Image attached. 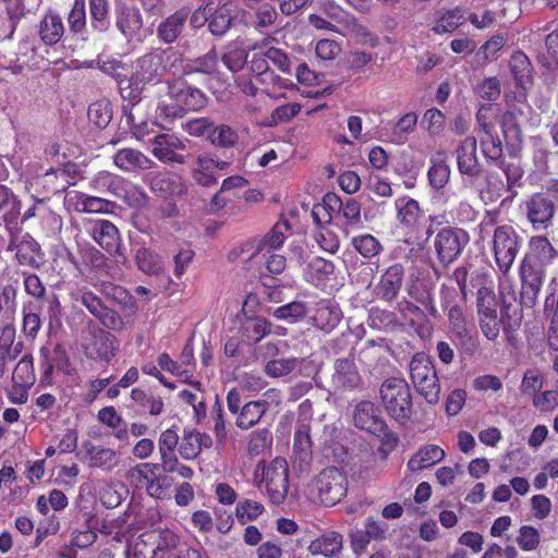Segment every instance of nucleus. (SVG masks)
I'll use <instances>...</instances> for the list:
<instances>
[{"mask_svg":"<svg viewBox=\"0 0 558 558\" xmlns=\"http://www.w3.org/2000/svg\"><path fill=\"white\" fill-rule=\"evenodd\" d=\"M178 60L179 54L173 48H156L144 53L132 64L130 85L144 88L161 83Z\"/></svg>","mask_w":558,"mask_h":558,"instance_id":"obj_1","label":"nucleus"},{"mask_svg":"<svg viewBox=\"0 0 558 558\" xmlns=\"http://www.w3.org/2000/svg\"><path fill=\"white\" fill-rule=\"evenodd\" d=\"M445 450L438 445L422 446L408 461L407 468L411 472H418L430 468L445 459Z\"/></svg>","mask_w":558,"mask_h":558,"instance_id":"obj_32","label":"nucleus"},{"mask_svg":"<svg viewBox=\"0 0 558 558\" xmlns=\"http://www.w3.org/2000/svg\"><path fill=\"white\" fill-rule=\"evenodd\" d=\"M169 92L178 105L185 111H198L207 105V96L205 93L186 82L180 84H170L167 82Z\"/></svg>","mask_w":558,"mask_h":558,"instance_id":"obj_23","label":"nucleus"},{"mask_svg":"<svg viewBox=\"0 0 558 558\" xmlns=\"http://www.w3.org/2000/svg\"><path fill=\"white\" fill-rule=\"evenodd\" d=\"M558 257V251L553 246L545 235H533L529 240V251L522 260L534 265L546 267Z\"/></svg>","mask_w":558,"mask_h":558,"instance_id":"obj_26","label":"nucleus"},{"mask_svg":"<svg viewBox=\"0 0 558 558\" xmlns=\"http://www.w3.org/2000/svg\"><path fill=\"white\" fill-rule=\"evenodd\" d=\"M178 543V535L169 529L145 531L128 550V558H166Z\"/></svg>","mask_w":558,"mask_h":558,"instance_id":"obj_6","label":"nucleus"},{"mask_svg":"<svg viewBox=\"0 0 558 558\" xmlns=\"http://www.w3.org/2000/svg\"><path fill=\"white\" fill-rule=\"evenodd\" d=\"M383 408L388 416L404 425L411 420L413 412L412 393L404 378L389 377L379 388Z\"/></svg>","mask_w":558,"mask_h":558,"instance_id":"obj_3","label":"nucleus"},{"mask_svg":"<svg viewBox=\"0 0 558 558\" xmlns=\"http://www.w3.org/2000/svg\"><path fill=\"white\" fill-rule=\"evenodd\" d=\"M314 482L318 497L325 506H335L347 496V475L336 466H329L322 470L315 476Z\"/></svg>","mask_w":558,"mask_h":558,"instance_id":"obj_12","label":"nucleus"},{"mask_svg":"<svg viewBox=\"0 0 558 558\" xmlns=\"http://www.w3.org/2000/svg\"><path fill=\"white\" fill-rule=\"evenodd\" d=\"M190 16L189 8H180L168 15L157 26V38L163 44H173L182 35L185 23Z\"/></svg>","mask_w":558,"mask_h":558,"instance_id":"obj_25","label":"nucleus"},{"mask_svg":"<svg viewBox=\"0 0 558 558\" xmlns=\"http://www.w3.org/2000/svg\"><path fill=\"white\" fill-rule=\"evenodd\" d=\"M126 181L114 173L102 170L97 172L89 181V187L97 193L116 197H123L126 193Z\"/></svg>","mask_w":558,"mask_h":558,"instance_id":"obj_30","label":"nucleus"},{"mask_svg":"<svg viewBox=\"0 0 558 558\" xmlns=\"http://www.w3.org/2000/svg\"><path fill=\"white\" fill-rule=\"evenodd\" d=\"M116 167L124 172L148 169L150 160L140 150L133 148L119 149L112 157Z\"/></svg>","mask_w":558,"mask_h":558,"instance_id":"obj_38","label":"nucleus"},{"mask_svg":"<svg viewBox=\"0 0 558 558\" xmlns=\"http://www.w3.org/2000/svg\"><path fill=\"white\" fill-rule=\"evenodd\" d=\"M233 21L232 10L225 3L209 13L208 31L216 37H222L231 28Z\"/></svg>","mask_w":558,"mask_h":558,"instance_id":"obj_40","label":"nucleus"},{"mask_svg":"<svg viewBox=\"0 0 558 558\" xmlns=\"http://www.w3.org/2000/svg\"><path fill=\"white\" fill-rule=\"evenodd\" d=\"M214 159L210 157H198L197 168L193 171V178L203 186H211L217 183L214 171Z\"/></svg>","mask_w":558,"mask_h":558,"instance_id":"obj_55","label":"nucleus"},{"mask_svg":"<svg viewBox=\"0 0 558 558\" xmlns=\"http://www.w3.org/2000/svg\"><path fill=\"white\" fill-rule=\"evenodd\" d=\"M40 385L51 386L52 374L54 371L64 374L71 373L70 357L62 344H56L53 348L43 347L40 349Z\"/></svg>","mask_w":558,"mask_h":558,"instance_id":"obj_16","label":"nucleus"},{"mask_svg":"<svg viewBox=\"0 0 558 558\" xmlns=\"http://www.w3.org/2000/svg\"><path fill=\"white\" fill-rule=\"evenodd\" d=\"M130 398L142 410L151 416H158L165 411V403L160 396H154L141 388H133Z\"/></svg>","mask_w":558,"mask_h":558,"instance_id":"obj_42","label":"nucleus"},{"mask_svg":"<svg viewBox=\"0 0 558 558\" xmlns=\"http://www.w3.org/2000/svg\"><path fill=\"white\" fill-rule=\"evenodd\" d=\"M351 243L364 258H373L383 250L380 242L368 233L353 236Z\"/></svg>","mask_w":558,"mask_h":558,"instance_id":"obj_54","label":"nucleus"},{"mask_svg":"<svg viewBox=\"0 0 558 558\" xmlns=\"http://www.w3.org/2000/svg\"><path fill=\"white\" fill-rule=\"evenodd\" d=\"M218 52L215 47L209 49L203 56L186 60L183 66V75L193 74L213 75L218 70Z\"/></svg>","mask_w":558,"mask_h":558,"instance_id":"obj_37","label":"nucleus"},{"mask_svg":"<svg viewBox=\"0 0 558 558\" xmlns=\"http://www.w3.org/2000/svg\"><path fill=\"white\" fill-rule=\"evenodd\" d=\"M404 281V267L392 264L379 276L373 288V296L376 300L392 303L399 295Z\"/></svg>","mask_w":558,"mask_h":558,"instance_id":"obj_17","label":"nucleus"},{"mask_svg":"<svg viewBox=\"0 0 558 558\" xmlns=\"http://www.w3.org/2000/svg\"><path fill=\"white\" fill-rule=\"evenodd\" d=\"M286 257L271 253L266 259V270L269 275L260 274V280L265 287H277L276 279L270 275H279L286 269Z\"/></svg>","mask_w":558,"mask_h":558,"instance_id":"obj_62","label":"nucleus"},{"mask_svg":"<svg viewBox=\"0 0 558 558\" xmlns=\"http://www.w3.org/2000/svg\"><path fill=\"white\" fill-rule=\"evenodd\" d=\"M341 318V308L331 300L318 301L312 316L313 325L325 332L332 331L339 325Z\"/></svg>","mask_w":558,"mask_h":558,"instance_id":"obj_29","label":"nucleus"},{"mask_svg":"<svg viewBox=\"0 0 558 558\" xmlns=\"http://www.w3.org/2000/svg\"><path fill=\"white\" fill-rule=\"evenodd\" d=\"M227 407L230 413L236 415L235 425L240 429H250L260 422L269 404L262 399L243 403L240 391L232 388L227 393Z\"/></svg>","mask_w":558,"mask_h":558,"instance_id":"obj_11","label":"nucleus"},{"mask_svg":"<svg viewBox=\"0 0 558 558\" xmlns=\"http://www.w3.org/2000/svg\"><path fill=\"white\" fill-rule=\"evenodd\" d=\"M14 245L15 260L19 265L38 270L45 263V253L40 244L28 233L19 239Z\"/></svg>","mask_w":558,"mask_h":558,"instance_id":"obj_22","label":"nucleus"},{"mask_svg":"<svg viewBox=\"0 0 558 558\" xmlns=\"http://www.w3.org/2000/svg\"><path fill=\"white\" fill-rule=\"evenodd\" d=\"M64 31L61 16L54 12L46 13L38 26V35L47 46L58 44L63 37Z\"/></svg>","mask_w":558,"mask_h":558,"instance_id":"obj_35","label":"nucleus"},{"mask_svg":"<svg viewBox=\"0 0 558 558\" xmlns=\"http://www.w3.org/2000/svg\"><path fill=\"white\" fill-rule=\"evenodd\" d=\"M151 142V153L160 161L175 163L185 162V157L175 151V149L184 147V145L178 137L162 133L155 135Z\"/></svg>","mask_w":558,"mask_h":558,"instance_id":"obj_28","label":"nucleus"},{"mask_svg":"<svg viewBox=\"0 0 558 558\" xmlns=\"http://www.w3.org/2000/svg\"><path fill=\"white\" fill-rule=\"evenodd\" d=\"M327 202L329 208L336 210L344 219L341 228L345 235L361 226V204L355 198H348L343 202L335 193H327Z\"/></svg>","mask_w":558,"mask_h":558,"instance_id":"obj_20","label":"nucleus"},{"mask_svg":"<svg viewBox=\"0 0 558 558\" xmlns=\"http://www.w3.org/2000/svg\"><path fill=\"white\" fill-rule=\"evenodd\" d=\"M546 271L538 265L522 260L519 267L521 282L520 304L527 308L534 307L541 293Z\"/></svg>","mask_w":558,"mask_h":558,"instance_id":"obj_15","label":"nucleus"},{"mask_svg":"<svg viewBox=\"0 0 558 558\" xmlns=\"http://www.w3.org/2000/svg\"><path fill=\"white\" fill-rule=\"evenodd\" d=\"M293 452L299 457L301 462H308L312 459V439L308 426L302 425L295 430L293 437Z\"/></svg>","mask_w":558,"mask_h":558,"instance_id":"obj_50","label":"nucleus"},{"mask_svg":"<svg viewBox=\"0 0 558 558\" xmlns=\"http://www.w3.org/2000/svg\"><path fill=\"white\" fill-rule=\"evenodd\" d=\"M470 242L468 231L458 227L441 228L435 235L434 247L439 264L448 267L456 262Z\"/></svg>","mask_w":558,"mask_h":558,"instance_id":"obj_10","label":"nucleus"},{"mask_svg":"<svg viewBox=\"0 0 558 558\" xmlns=\"http://www.w3.org/2000/svg\"><path fill=\"white\" fill-rule=\"evenodd\" d=\"M83 450L89 468L111 471L119 464L118 452L112 448L86 440L83 442Z\"/></svg>","mask_w":558,"mask_h":558,"instance_id":"obj_27","label":"nucleus"},{"mask_svg":"<svg viewBox=\"0 0 558 558\" xmlns=\"http://www.w3.org/2000/svg\"><path fill=\"white\" fill-rule=\"evenodd\" d=\"M522 239L510 225L498 226L494 230L493 252L502 276H507L519 253Z\"/></svg>","mask_w":558,"mask_h":558,"instance_id":"obj_9","label":"nucleus"},{"mask_svg":"<svg viewBox=\"0 0 558 558\" xmlns=\"http://www.w3.org/2000/svg\"><path fill=\"white\" fill-rule=\"evenodd\" d=\"M36 380L32 354L23 355L12 372V383L20 386H33Z\"/></svg>","mask_w":558,"mask_h":558,"instance_id":"obj_47","label":"nucleus"},{"mask_svg":"<svg viewBox=\"0 0 558 558\" xmlns=\"http://www.w3.org/2000/svg\"><path fill=\"white\" fill-rule=\"evenodd\" d=\"M90 25L93 29L105 33L110 27L109 21V1L108 0H88Z\"/></svg>","mask_w":558,"mask_h":558,"instance_id":"obj_45","label":"nucleus"},{"mask_svg":"<svg viewBox=\"0 0 558 558\" xmlns=\"http://www.w3.org/2000/svg\"><path fill=\"white\" fill-rule=\"evenodd\" d=\"M417 123V114L408 112L403 114L392 126V141L397 144H403L408 135L414 131Z\"/></svg>","mask_w":558,"mask_h":558,"instance_id":"obj_57","label":"nucleus"},{"mask_svg":"<svg viewBox=\"0 0 558 558\" xmlns=\"http://www.w3.org/2000/svg\"><path fill=\"white\" fill-rule=\"evenodd\" d=\"M300 365L296 357L278 359L268 361L265 365V373L272 378L282 377L291 374Z\"/></svg>","mask_w":558,"mask_h":558,"instance_id":"obj_63","label":"nucleus"},{"mask_svg":"<svg viewBox=\"0 0 558 558\" xmlns=\"http://www.w3.org/2000/svg\"><path fill=\"white\" fill-rule=\"evenodd\" d=\"M307 314V307L304 302L293 301L277 307L272 316L281 320L296 322L304 318Z\"/></svg>","mask_w":558,"mask_h":558,"instance_id":"obj_61","label":"nucleus"},{"mask_svg":"<svg viewBox=\"0 0 558 558\" xmlns=\"http://www.w3.org/2000/svg\"><path fill=\"white\" fill-rule=\"evenodd\" d=\"M89 233L94 241L110 255L119 253L120 233L111 221L104 219L93 221Z\"/></svg>","mask_w":558,"mask_h":558,"instance_id":"obj_24","label":"nucleus"},{"mask_svg":"<svg viewBox=\"0 0 558 558\" xmlns=\"http://www.w3.org/2000/svg\"><path fill=\"white\" fill-rule=\"evenodd\" d=\"M457 166L464 187L482 192L485 171L477 157V141L474 136L465 137L457 150Z\"/></svg>","mask_w":558,"mask_h":558,"instance_id":"obj_7","label":"nucleus"},{"mask_svg":"<svg viewBox=\"0 0 558 558\" xmlns=\"http://www.w3.org/2000/svg\"><path fill=\"white\" fill-rule=\"evenodd\" d=\"M471 286L476 288V307L478 317L497 313V299L490 277L483 271L471 275Z\"/></svg>","mask_w":558,"mask_h":558,"instance_id":"obj_18","label":"nucleus"},{"mask_svg":"<svg viewBox=\"0 0 558 558\" xmlns=\"http://www.w3.org/2000/svg\"><path fill=\"white\" fill-rule=\"evenodd\" d=\"M263 482L269 500L281 505L289 493V466L284 458H275L263 471Z\"/></svg>","mask_w":558,"mask_h":558,"instance_id":"obj_14","label":"nucleus"},{"mask_svg":"<svg viewBox=\"0 0 558 558\" xmlns=\"http://www.w3.org/2000/svg\"><path fill=\"white\" fill-rule=\"evenodd\" d=\"M396 219L407 243H425L434 234V230L425 229L426 216L420 203L402 196L395 201Z\"/></svg>","mask_w":558,"mask_h":558,"instance_id":"obj_2","label":"nucleus"},{"mask_svg":"<svg viewBox=\"0 0 558 558\" xmlns=\"http://www.w3.org/2000/svg\"><path fill=\"white\" fill-rule=\"evenodd\" d=\"M342 548V535L338 532L331 531L325 533L312 541L310 544V551L313 555H323L325 557H332L337 555Z\"/></svg>","mask_w":558,"mask_h":558,"instance_id":"obj_39","label":"nucleus"},{"mask_svg":"<svg viewBox=\"0 0 558 558\" xmlns=\"http://www.w3.org/2000/svg\"><path fill=\"white\" fill-rule=\"evenodd\" d=\"M272 444V435L268 428H259L250 434L247 452L250 456H259Z\"/></svg>","mask_w":558,"mask_h":558,"instance_id":"obj_60","label":"nucleus"},{"mask_svg":"<svg viewBox=\"0 0 558 558\" xmlns=\"http://www.w3.org/2000/svg\"><path fill=\"white\" fill-rule=\"evenodd\" d=\"M333 383L341 389L352 390L361 383L354 359H338L335 362Z\"/></svg>","mask_w":558,"mask_h":558,"instance_id":"obj_33","label":"nucleus"},{"mask_svg":"<svg viewBox=\"0 0 558 558\" xmlns=\"http://www.w3.org/2000/svg\"><path fill=\"white\" fill-rule=\"evenodd\" d=\"M262 253V244L257 239H248L236 244L227 255L231 263L243 262L245 264L255 259Z\"/></svg>","mask_w":558,"mask_h":558,"instance_id":"obj_44","label":"nucleus"},{"mask_svg":"<svg viewBox=\"0 0 558 558\" xmlns=\"http://www.w3.org/2000/svg\"><path fill=\"white\" fill-rule=\"evenodd\" d=\"M450 219L453 227L459 225H469L477 219L478 211L466 201L459 202L449 209Z\"/></svg>","mask_w":558,"mask_h":558,"instance_id":"obj_53","label":"nucleus"},{"mask_svg":"<svg viewBox=\"0 0 558 558\" xmlns=\"http://www.w3.org/2000/svg\"><path fill=\"white\" fill-rule=\"evenodd\" d=\"M353 422L356 428L366 430L379 439L380 452L388 454L398 446V435L392 432L386 421L380 417L378 409L372 401H361L355 405Z\"/></svg>","mask_w":558,"mask_h":558,"instance_id":"obj_4","label":"nucleus"},{"mask_svg":"<svg viewBox=\"0 0 558 558\" xmlns=\"http://www.w3.org/2000/svg\"><path fill=\"white\" fill-rule=\"evenodd\" d=\"M453 341L459 350L466 355H473L478 348V337L475 331L466 328L454 333H451Z\"/></svg>","mask_w":558,"mask_h":558,"instance_id":"obj_64","label":"nucleus"},{"mask_svg":"<svg viewBox=\"0 0 558 558\" xmlns=\"http://www.w3.org/2000/svg\"><path fill=\"white\" fill-rule=\"evenodd\" d=\"M410 379L416 392L429 405L440 400V383L434 362L425 352L415 353L409 365Z\"/></svg>","mask_w":558,"mask_h":558,"instance_id":"obj_5","label":"nucleus"},{"mask_svg":"<svg viewBox=\"0 0 558 558\" xmlns=\"http://www.w3.org/2000/svg\"><path fill=\"white\" fill-rule=\"evenodd\" d=\"M521 209L534 231L547 230L553 226L556 205L545 193L536 192L530 195L522 203Z\"/></svg>","mask_w":558,"mask_h":558,"instance_id":"obj_13","label":"nucleus"},{"mask_svg":"<svg viewBox=\"0 0 558 558\" xmlns=\"http://www.w3.org/2000/svg\"><path fill=\"white\" fill-rule=\"evenodd\" d=\"M81 303L106 328L118 330L123 326V320L118 312L107 307L102 300L92 291H84L80 296Z\"/></svg>","mask_w":558,"mask_h":558,"instance_id":"obj_21","label":"nucleus"},{"mask_svg":"<svg viewBox=\"0 0 558 558\" xmlns=\"http://www.w3.org/2000/svg\"><path fill=\"white\" fill-rule=\"evenodd\" d=\"M505 141L509 143H515L522 141V130L519 123L518 114L513 111L507 110L498 120Z\"/></svg>","mask_w":558,"mask_h":558,"instance_id":"obj_48","label":"nucleus"},{"mask_svg":"<svg viewBox=\"0 0 558 558\" xmlns=\"http://www.w3.org/2000/svg\"><path fill=\"white\" fill-rule=\"evenodd\" d=\"M509 66L518 85L524 86L530 82L532 64L524 52L514 51L510 58Z\"/></svg>","mask_w":558,"mask_h":558,"instance_id":"obj_46","label":"nucleus"},{"mask_svg":"<svg viewBox=\"0 0 558 558\" xmlns=\"http://www.w3.org/2000/svg\"><path fill=\"white\" fill-rule=\"evenodd\" d=\"M211 444L208 435L185 428L179 444V453L185 460H193L201 453L202 448H209Z\"/></svg>","mask_w":558,"mask_h":558,"instance_id":"obj_34","label":"nucleus"},{"mask_svg":"<svg viewBox=\"0 0 558 558\" xmlns=\"http://www.w3.org/2000/svg\"><path fill=\"white\" fill-rule=\"evenodd\" d=\"M427 171L428 183L434 190L444 189L449 182L451 169L447 161L446 153L437 151L429 159Z\"/></svg>","mask_w":558,"mask_h":558,"instance_id":"obj_36","label":"nucleus"},{"mask_svg":"<svg viewBox=\"0 0 558 558\" xmlns=\"http://www.w3.org/2000/svg\"><path fill=\"white\" fill-rule=\"evenodd\" d=\"M116 26L128 38H132L143 26L140 10L121 3L116 7Z\"/></svg>","mask_w":558,"mask_h":558,"instance_id":"obj_31","label":"nucleus"},{"mask_svg":"<svg viewBox=\"0 0 558 558\" xmlns=\"http://www.w3.org/2000/svg\"><path fill=\"white\" fill-rule=\"evenodd\" d=\"M521 320L522 313L519 306L508 303L506 300L502 301L500 318L497 313L478 317L481 330L488 340L497 339L501 327L508 341H511L521 325Z\"/></svg>","mask_w":558,"mask_h":558,"instance_id":"obj_8","label":"nucleus"},{"mask_svg":"<svg viewBox=\"0 0 558 558\" xmlns=\"http://www.w3.org/2000/svg\"><path fill=\"white\" fill-rule=\"evenodd\" d=\"M135 260L138 269L147 275H157L162 269L158 254L147 247L137 250Z\"/></svg>","mask_w":558,"mask_h":558,"instance_id":"obj_51","label":"nucleus"},{"mask_svg":"<svg viewBox=\"0 0 558 558\" xmlns=\"http://www.w3.org/2000/svg\"><path fill=\"white\" fill-rule=\"evenodd\" d=\"M263 512L264 506L251 499H242L235 507V515L241 524L256 520Z\"/></svg>","mask_w":558,"mask_h":558,"instance_id":"obj_59","label":"nucleus"},{"mask_svg":"<svg viewBox=\"0 0 558 558\" xmlns=\"http://www.w3.org/2000/svg\"><path fill=\"white\" fill-rule=\"evenodd\" d=\"M480 144L483 156L488 163L500 161L504 154L502 143L496 131L483 132L480 134Z\"/></svg>","mask_w":558,"mask_h":558,"instance_id":"obj_43","label":"nucleus"},{"mask_svg":"<svg viewBox=\"0 0 558 558\" xmlns=\"http://www.w3.org/2000/svg\"><path fill=\"white\" fill-rule=\"evenodd\" d=\"M208 141L217 147L230 148L233 147L238 141V133L229 125L220 124L213 126Z\"/></svg>","mask_w":558,"mask_h":558,"instance_id":"obj_52","label":"nucleus"},{"mask_svg":"<svg viewBox=\"0 0 558 558\" xmlns=\"http://www.w3.org/2000/svg\"><path fill=\"white\" fill-rule=\"evenodd\" d=\"M87 116L92 123L99 129H105L112 119L111 106L105 100L95 101L89 105Z\"/></svg>","mask_w":558,"mask_h":558,"instance_id":"obj_56","label":"nucleus"},{"mask_svg":"<svg viewBox=\"0 0 558 558\" xmlns=\"http://www.w3.org/2000/svg\"><path fill=\"white\" fill-rule=\"evenodd\" d=\"M271 332V324L264 317H246L241 325L242 337L257 343Z\"/></svg>","mask_w":558,"mask_h":558,"instance_id":"obj_41","label":"nucleus"},{"mask_svg":"<svg viewBox=\"0 0 558 558\" xmlns=\"http://www.w3.org/2000/svg\"><path fill=\"white\" fill-rule=\"evenodd\" d=\"M500 107L496 104H482L476 112V122L481 133L496 131V123L499 120Z\"/></svg>","mask_w":558,"mask_h":558,"instance_id":"obj_49","label":"nucleus"},{"mask_svg":"<svg viewBox=\"0 0 558 558\" xmlns=\"http://www.w3.org/2000/svg\"><path fill=\"white\" fill-rule=\"evenodd\" d=\"M36 218L43 233L48 236L58 235L63 226L62 218L53 211L43 199L37 201L32 207L25 210L22 221Z\"/></svg>","mask_w":558,"mask_h":558,"instance_id":"obj_19","label":"nucleus"},{"mask_svg":"<svg viewBox=\"0 0 558 558\" xmlns=\"http://www.w3.org/2000/svg\"><path fill=\"white\" fill-rule=\"evenodd\" d=\"M180 438L173 428H168L160 433L158 439V449L160 461L175 457V449H179Z\"/></svg>","mask_w":558,"mask_h":558,"instance_id":"obj_58","label":"nucleus"}]
</instances>
